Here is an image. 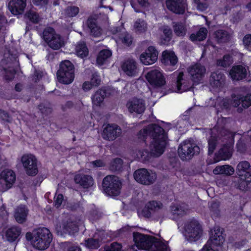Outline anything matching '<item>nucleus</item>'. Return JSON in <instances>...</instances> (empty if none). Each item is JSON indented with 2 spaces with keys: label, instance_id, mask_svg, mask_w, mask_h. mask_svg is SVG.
Listing matches in <instances>:
<instances>
[{
  "label": "nucleus",
  "instance_id": "12",
  "mask_svg": "<svg viewBox=\"0 0 251 251\" xmlns=\"http://www.w3.org/2000/svg\"><path fill=\"white\" fill-rule=\"evenodd\" d=\"M147 81L152 86H161L165 83V78L160 69H154L149 72L146 75Z\"/></svg>",
  "mask_w": 251,
  "mask_h": 251
},
{
  "label": "nucleus",
  "instance_id": "51",
  "mask_svg": "<svg viewBox=\"0 0 251 251\" xmlns=\"http://www.w3.org/2000/svg\"><path fill=\"white\" fill-rule=\"evenodd\" d=\"M218 237H223V231L219 226H216L211 230V235L210 238H219Z\"/></svg>",
  "mask_w": 251,
  "mask_h": 251
},
{
  "label": "nucleus",
  "instance_id": "39",
  "mask_svg": "<svg viewBox=\"0 0 251 251\" xmlns=\"http://www.w3.org/2000/svg\"><path fill=\"white\" fill-rule=\"evenodd\" d=\"M193 6L200 11L205 10L209 4V0H193Z\"/></svg>",
  "mask_w": 251,
  "mask_h": 251
},
{
  "label": "nucleus",
  "instance_id": "43",
  "mask_svg": "<svg viewBox=\"0 0 251 251\" xmlns=\"http://www.w3.org/2000/svg\"><path fill=\"white\" fill-rule=\"evenodd\" d=\"M85 245L89 249H97L100 247V240L97 238H89L86 240Z\"/></svg>",
  "mask_w": 251,
  "mask_h": 251
},
{
  "label": "nucleus",
  "instance_id": "50",
  "mask_svg": "<svg viewBox=\"0 0 251 251\" xmlns=\"http://www.w3.org/2000/svg\"><path fill=\"white\" fill-rule=\"evenodd\" d=\"M7 220V213L3 208H0V229L6 223Z\"/></svg>",
  "mask_w": 251,
  "mask_h": 251
},
{
  "label": "nucleus",
  "instance_id": "53",
  "mask_svg": "<svg viewBox=\"0 0 251 251\" xmlns=\"http://www.w3.org/2000/svg\"><path fill=\"white\" fill-rule=\"evenodd\" d=\"M79 12V9L78 7H68L65 13L67 16L68 17H74Z\"/></svg>",
  "mask_w": 251,
  "mask_h": 251
},
{
  "label": "nucleus",
  "instance_id": "8",
  "mask_svg": "<svg viewBox=\"0 0 251 251\" xmlns=\"http://www.w3.org/2000/svg\"><path fill=\"white\" fill-rule=\"evenodd\" d=\"M43 38L49 46L53 50H59L64 45L63 39L56 33L52 28H47L43 32Z\"/></svg>",
  "mask_w": 251,
  "mask_h": 251
},
{
  "label": "nucleus",
  "instance_id": "22",
  "mask_svg": "<svg viewBox=\"0 0 251 251\" xmlns=\"http://www.w3.org/2000/svg\"><path fill=\"white\" fill-rule=\"evenodd\" d=\"M26 6V0H11L8 4L9 10L14 15L23 13Z\"/></svg>",
  "mask_w": 251,
  "mask_h": 251
},
{
  "label": "nucleus",
  "instance_id": "49",
  "mask_svg": "<svg viewBox=\"0 0 251 251\" xmlns=\"http://www.w3.org/2000/svg\"><path fill=\"white\" fill-rule=\"evenodd\" d=\"M147 206L149 209L155 211L161 208L162 204L160 202L151 201L147 204Z\"/></svg>",
  "mask_w": 251,
  "mask_h": 251
},
{
  "label": "nucleus",
  "instance_id": "63",
  "mask_svg": "<svg viewBox=\"0 0 251 251\" xmlns=\"http://www.w3.org/2000/svg\"><path fill=\"white\" fill-rule=\"evenodd\" d=\"M94 167H100L105 166V163L101 160H97L91 162Z\"/></svg>",
  "mask_w": 251,
  "mask_h": 251
},
{
  "label": "nucleus",
  "instance_id": "17",
  "mask_svg": "<svg viewBox=\"0 0 251 251\" xmlns=\"http://www.w3.org/2000/svg\"><path fill=\"white\" fill-rule=\"evenodd\" d=\"M236 173L241 178H248V181H251V167L248 161L239 162L237 166Z\"/></svg>",
  "mask_w": 251,
  "mask_h": 251
},
{
  "label": "nucleus",
  "instance_id": "16",
  "mask_svg": "<svg viewBox=\"0 0 251 251\" xmlns=\"http://www.w3.org/2000/svg\"><path fill=\"white\" fill-rule=\"evenodd\" d=\"M166 6L168 9L176 14H183L187 7L186 0H166Z\"/></svg>",
  "mask_w": 251,
  "mask_h": 251
},
{
  "label": "nucleus",
  "instance_id": "33",
  "mask_svg": "<svg viewBox=\"0 0 251 251\" xmlns=\"http://www.w3.org/2000/svg\"><path fill=\"white\" fill-rule=\"evenodd\" d=\"M126 106L128 109L132 110H139L140 109L146 108L142 99L134 98L129 100L126 104Z\"/></svg>",
  "mask_w": 251,
  "mask_h": 251
},
{
  "label": "nucleus",
  "instance_id": "23",
  "mask_svg": "<svg viewBox=\"0 0 251 251\" xmlns=\"http://www.w3.org/2000/svg\"><path fill=\"white\" fill-rule=\"evenodd\" d=\"M122 71L128 76H134L138 73L136 62L133 60H128L122 65Z\"/></svg>",
  "mask_w": 251,
  "mask_h": 251
},
{
  "label": "nucleus",
  "instance_id": "2",
  "mask_svg": "<svg viewBox=\"0 0 251 251\" xmlns=\"http://www.w3.org/2000/svg\"><path fill=\"white\" fill-rule=\"evenodd\" d=\"M133 240L139 249L148 251H166L167 249L166 244L139 232L133 233Z\"/></svg>",
  "mask_w": 251,
  "mask_h": 251
},
{
  "label": "nucleus",
  "instance_id": "3",
  "mask_svg": "<svg viewBox=\"0 0 251 251\" xmlns=\"http://www.w3.org/2000/svg\"><path fill=\"white\" fill-rule=\"evenodd\" d=\"M52 239V235L48 228H38L33 233L32 244L36 249L44 250L49 247Z\"/></svg>",
  "mask_w": 251,
  "mask_h": 251
},
{
  "label": "nucleus",
  "instance_id": "28",
  "mask_svg": "<svg viewBox=\"0 0 251 251\" xmlns=\"http://www.w3.org/2000/svg\"><path fill=\"white\" fill-rule=\"evenodd\" d=\"M170 211L175 217H176L182 216L187 214L189 208L188 205L185 203L174 204L171 206Z\"/></svg>",
  "mask_w": 251,
  "mask_h": 251
},
{
  "label": "nucleus",
  "instance_id": "14",
  "mask_svg": "<svg viewBox=\"0 0 251 251\" xmlns=\"http://www.w3.org/2000/svg\"><path fill=\"white\" fill-rule=\"evenodd\" d=\"M122 133L121 128L116 124H107L102 133V138L108 141H113Z\"/></svg>",
  "mask_w": 251,
  "mask_h": 251
},
{
  "label": "nucleus",
  "instance_id": "44",
  "mask_svg": "<svg viewBox=\"0 0 251 251\" xmlns=\"http://www.w3.org/2000/svg\"><path fill=\"white\" fill-rule=\"evenodd\" d=\"M219 206L218 202L213 201L211 202L210 209L213 216L216 217L219 216L220 213Z\"/></svg>",
  "mask_w": 251,
  "mask_h": 251
},
{
  "label": "nucleus",
  "instance_id": "5",
  "mask_svg": "<svg viewBox=\"0 0 251 251\" xmlns=\"http://www.w3.org/2000/svg\"><path fill=\"white\" fill-rule=\"evenodd\" d=\"M200 152V147L190 140L182 142L178 149V155L183 161L192 159L193 156L199 154Z\"/></svg>",
  "mask_w": 251,
  "mask_h": 251
},
{
  "label": "nucleus",
  "instance_id": "30",
  "mask_svg": "<svg viewBox=\"0 0 251 251\" xmlns=\"http://www.w3.org/2000/svg\"><path fill=\"white\" fill-rule=\"evenodd\" d=\"M210 85L213 87H220V88L223 85L224 78L223 76L221 73L217 74L213 73L210 77Z\"/></svg>",
  "mask_w": 251,
  "mask_h": 251
},
{
  "label": "nucleus",
  "instance_id": "20",
  "mask_svg": "<svg viewBox=\"0 0 251 251\" xmlns=\"http://www.w3.org/2000/svg\"><path fill=\"white\" fill-rule=\"evenodd\" d=\"M210 238L201 251H219V248L224 242V237Z\"/></svg>",
  "mask_w": 251,
  "mask_h": 251
},
{
  "label": "nucleus",
  "instance_id": "45",
  "mask_svg": "<svg viewBox=\"0 0 251 251\" xmlns=\"http://www.w3.org/2000/svg\"><path fill=\"white\" fill-rule=\"evenodd\" d=\"M248 178H241L239 177L238 180L237 187L242 191H245L248 189L249 184L251 181H248Z\"/></svg>",
  "mask_w": 251,
  "mask_h": 251
},
{
  "label": "nucleus",
  "instance_id": "57",
  "mask_svg": "<svg viewBox=\"0 0 251 251\" xmlns=\"http://www.w3.org/2000/svg\"><path fill=\"white\" fill-rule=\"evenodd\" d=\"M63 201V196L59 194L56 195L54 197V204L56 208H58L62 204Z\"/></svg>",
  "mask_w": 251,
  "mask_h": 251
},
{
  "label": "nucleus",
  "instance_id": "59",
  "mask_svg": "<svg viewBox=\"0 0 251 251\" xmlns=\"http://www.w3.org/2000/svg\"><path fill=\"white\" fill-rule=\"evenodd\" d=\"M91 30V33L95 36H99L101 35V29L97 25H95V26L92 27L91 26H90Z\"/></svg>",
  "mask_w": 251,
  "mask_h": 251
},
{
  "label": "nucleus",
  "instance_id": "31",
  "mask_svg": "<svg viewBox=\"0 0 251 251\" xmlns=\"http://www.w3.org/2000/svg\"><path fill=\"white\" fill-rule=\"evenodd\" d=\"M215 175L223 174L226 176L232 175L234 172V169L231 166L225 165L217 166L213 171Z\"/></svg>",
  "mask_w": 251,
  "mask_h": 251
},
{
  "label": "nucleus",
  "instance_id": "6",
  "mask_svg": "<svg viewBox=\"0 0 251 251\" xmlns=\"http://www.w3.org/2000/svg\"><path fill=\"white\" fill-rule=\"evenodd\" d=\"M104 192L110 196H116L121 192L122 183L118 177L113 175L105 176L102 181Z\"/></svg>",
  "mask_w": 251,
  "mask_h": 251
},
{
  "label": "nucleus",
  "instance_id": "48",
  "mask_svg": "<svg viewBox=\"0 0 251 251\" xmlns=\"http://www.w3.org/2000/svg\"><path fill=\"white\" fill-rule=\"evenodd\" d=\"M215 36L216 38L220 42H225L229 38V35L226 32L223 30L218 31L216 33Z\"/></svg>",
  "mask_w": 251,
  "mask_h": 251
},
{
  "label": "nucleus",
  "instance_id": "4",
  "mask_svg": "<svg viewBox=\"0 0 251 251\" xmlns=\"http://www.w3.org/2000/svg\"><path fill=\"white\" fill-rule=\"evenodd\" d=\"M184 235L186 239L190 242L198 240L202 234V226L195 219L187 221L184 225Z\"/></svg>",
  "mask_w": 251,
  "mask_h": 251
},
{
  "label": "nucleus",
  "instance_id": "64",
  "mask_svg": "<svg viewBox=\"0 0 251 251\" xmlns=\"http://www.w3.org/2000/svg\"><path fill=\"white\" fill-rule=\"evenodd\" d=\"M6 112V111H0V116L3 120L9 121V116Z\"/></svg>",
  "mask_w": 251,
  "mask_h": 251
},
{
  "label": "nucleus",
  "instance_id": "41",
  "mask_svg": "<svg viewBox=\"0 0 251 251\" xmlns=\"http://www.w3.org/2000/svg\"><path fill=\"white\" fill-rule=\"evenodd\" d=\"M133 29L137 33H143L147 29V24L144 21L138 20L135 22Z\"/></svg>",
  "mask_w": 251,
  "mask_h": 251
},
{
  "label": "nucleus",
  "instance_id": "26",
  "mask_svg": "<svg viewBox=\"0 0 251 251\" xmlns=\"http://www.w3.org/2000/svg\"><path fill=\"white\" fill-rule=\"evenodd\" d=\"M106 96V92L104 90H98L92 98L93 107L94 108H100L103 104L104 99Z\"/></svg>",
  "mask_w": 251,
  "mask_h": 251
},
{
  "label": "nucleus",
  "instance_id": "46",
  "mask_svg": "<svg viewBox=\"0 0 251 251\" xmlns=\"http://www.w3.org/2000/svg\"><path fill=\"white\" fill-rule=\"evenodd\" d=\"M232 62L231 57L229 55H225L223 59L217 60V65L218 66L226 67L230 64Z\"/></svg>",
  "mask_w": 251,
  "mask_h": 251
},
{
  "label": "nucleus",
  "instance_id": "29",
  "mask_svg": "<svg viewBox=\"0 0 251 251\" xmlns=\"http://www.w3.org/2000/svg\"><path fill=\"white\" fill-rule=\"evenodd\" d=\"M28 210L25 205H21L17 208L15 213V218L16 221L20 224L23 223L26 220Z\"/></svg>",
  "mask_w": 251,
  "mask_h": 251
},
{
  "label": "nucleus",
  "instance_id": "60",
  "mask_svg": "<svg viewBox=\"0 0 251 251\" xmlns=\"http://www.w3.org/2000/svg\"><path fill=\"white\" fill-rule=\"evenodd\" d=\"M241 97L239 96H232L231 104L234 107L238 106L240 103Z\"/></svg>",
  "mask_w": 251,
  "mask_h": 251
},
{
  "label": "nucleus",
  "instance_id": "25",
  "mask_svg": "<svg viewBox=\"0 0 251 251\" xmlns=\"http://www.w3.org/2000/svg\"><path fill=\"white\" fill-rule=\"evenodd\" d=\"M112 55V52L108 49L101 50L99 52L97 58V64L101 67L107 65Z\"/></svg>",
  "mask_w": 251,
  "mask_h": 251
},
{
  "label": "nucleus",
  "instance_id": "35",
  "mask_svg": "<svg viewBox=\"0 0 251 251\" xmlns=\"http://www.w3.org/2000/svg\"><path fill=\"white\" fill-rule=\"evenodd\" d=\"M232 150L231 145H225L219 151V155L223 160L228 159L232 155Z\"/></svg>",
  "mask_w": 251,
  "mask_h": 251
},
{
  "label": "nucleus",
  "instance_id": "34",
  "mask_svg": "<svg viewBox=\"0 0 251 251\" xmlns=\"http://www.w3.org/2000/svg\"><path fill=\"white\" fill-rule=\"evenodd\" d=\"M215 132H217V129L216 127H214L211 130V136L208 140V154H212L214 151L217 145V137L214 135H216Z\"/></svg>",
  "mask_w": 251,
  "mask_h": 251
},
{
  "label": "nucleus",
  "instance_id": "52",
  "mask_svg": "<svg viewBox=\"0 0 251 251\" xmlns=\"http://www.w3.org/2000/svg\"><path fill=\"white\" fill-rule=\"evenodd\" d=\"M102 216V213L98 209L91 211L90 213L89 218L91 220L96 221Z\"/></svg>",
  "mask_w": 251,
  "mask_h": 251
},
{
  "label": "nucleus",
  "instance_id": "55",
  "mask_svg": "<svg viewBox=\"0 0 251 251\" xmlns=\"http://www.w3.org/2000/svg\"><path fill=\"white\" fill-rule=\"evenodd\" d=\"M27 17L31 21L34 23H37L40 20L38 15L33 10L27 13Z\"/></svg>",
  "mask_w": 251,
  "mask_h": 251
},
{
  "label": "nucleus",
  "instance_id": "19",
  "mask_svg": "<svg viewBox=\"0 0 251 251\" xmlns=\"http://www.w3.org/2000/svg\"><path fill=\"white\" fill-rule=\"evenodd\" d=\"M79 221L74 217H71L62 222V230L64 232L74 234L78 231Z\"/></svg>",
  "mask_w": 251,
  "mask_h": 251
},
{
  "label": "nucleus",
  "instance_id": "21",
  "mask_svg": "<svg viewBox=\"0 0 251 251\" xmlns=\"http://www.w3.org/2000/svg\"><path fill=\"white\" fill-rule=\"evenodd\" d=\"M74 179L76 184L80 185L84 188H89L94 183V179L91 176L82 174L75 175Z\"/></svg>",
  "mask_w": 251,
  "mask_h": 251
},
{
  "label": "nucleus",
  "instance_id": "1",
  "mask_svg": "<svg viewBox=\"0 0 251 251\" xmlns=\"http://www.w3.org/2000/svg\"><path fill=\"white\" fill-rule=\"evenodd\" d=\"M148 136L152 138L150 146V151L140 150L136 154L137 158L142 161L149 160L151 156H160L166 147L167 136L164 129L160 126L155 124L149 125L143 130H141L138 135V138L142 140H145Z\"/></svg>",
  "mask_w": 251,
  "mask_h": 251
},
{
  "label": "nucleus",
  "instance_id": "27",
  "mask_svg": "<svg viewBox=\"0 0 251 251\" xmlns=\"http://www.w3.org/2000/svg\"><path fill=\"white\" fill-rule=\"evenodd\" d=\"M205 72L204 67L200 64H196L189 68V73L191 75L193 80L197 81V79L201 78Z\"/></svg>",
  "mask_w": 251,
  "mask_h": 251
},
{
  "label": "nucleus",
  "instance_id": "9",
  "mask_svg": "<svg viewBox=\"0 0 251 251\" xmlns=\"http://www.w3.org/2000/svg\"><path fill=\"white\" fill-rule=\"evenodd\" d=\"M133 176L137 182L145 185H149L153 183L156 178L155 173L144 168L135 171Z\"/></svg>",
  "mask_w": 251,
  "mask_h": 251
},
{
  "label": "nucleus",
  "instance_id": "42",
  "mask_svg": "<svg viewBox=\"0 0 251 251\" xmlns=\"http://www.w3.org/2000/svg\"><path fill=\"white\" fill-rule=\"evenodd\" d=\"M115 40L117 42H120L121 41L126 46H129L132 42V38L131 36L126 32H123L122 36L119 37V38L117 39L115 38Z\"/></svg>",
  "mask_w": 251,
  "mask_h": 251
},
{
  "label": "nucleus",
  "instance_id": "18",
  "mask_svg": "<svg viewBox=\"0 0 251 251\" xmlns=\"http://www.w3.org/2000/svg\"><path fill=\"white\" fill-rule=\"evenodd\" d=\"M175 75L176 77V92L182 93L189 90L190 87V84L185 79L183 73L182 72H177L175 73Z\"/></svg>",
  "mask_w": 251,
  "mask_h": 251
},
{
  "label": "nucleus",
  "instance_id": "56",
  "mask_svg": "<svg viewBox=\"0 0 251 251\" xmlns=\"http://www.w3.org/2000/svg\"><path fill=\"white\" fill-rule=\"evenodd\" d=\"M243 43L247 49L251 51V35H247L244 37Z\"/></svg>",
  "mask_w": 251,
  "mask_h": 251
},
{
  "label": "nucleus",
  "instance_id": "62",
  "mask_svg": "<svg viewBox=\"0 0 251 251\" xmlns=\"http://www.w3.org/2000/svg\"><path fill=\"white\" fill-rule=\"evenodd\" d=\"M236 146L237 151L240 152H243L246 151L245 145L241 140L238 141Z\"/></svg>",
  "mask_w": 251,
  "mask_h": 251
},
{
  "label": "nucleus",
  "instance_id": "10",
  "mask_svg": "<svg viewBox=\"0 0 251 251\" xmlns=\"http://www.w3.org/2000/svg\"><path fill=\"white\" fill-rule=\"evenodd\" d=\"M21 161L26 173L29 176H35L38 173L37 159L32 154H25Z\"/></svg>",
  "mask_w": 251,
  "mask_h": 251
},
{
  "label": "nucleus",
  "instance_id": "61",
  "mask_svg": "<svg viewBox=\"0 0 251 251\" xmlns=\"http://www.w3.org/2000/svg\"><path fill=\"white\" fill-rule=\"evenodd\" d=\"M163 33L165 36V38L164 39L165 41L167 42L169 41L172 34L171 29L168 27H165L163 29Z\"/></svg>",
  "mask_w": 251,
  "mask_h": 251
},
{
  "label": "nucleus",
  "instance_id": "24",
  "mask_svg": "<svg viewBox=\"0 0 251 251\" xmlns=\"http://www.w3.org/2000/svg\"><path fill=\"white\" fill-rule=\"evenodd\" d=\"M229 75L233 80H240L246 76L247 69L241 65L235 66L232 68Z\"/></svg>",
  "mask_w": 251,
  "mask_h": 251
},
{
  "label": "nucleus",
  "instance_id": "54",
  "mask_svg": "<svg viewBox=\"0 0 251 251\" xmlns=\"http://www.w3.org/2000/svg\"><path fill=\"white\" fill-rule=\"evenodd\" d=\"M241 102L244 108L249 107L251 105V94H248L241 100Z\"/></svg>",
  "mask_w": 251,
  "mask_h": 251
},
{
  "label": "nucleus",
  "instance_id": "32",
  "mask_svg": "<svg viewBox=\"0 0 251 251\" xmlns=\"http://www.w3.org/2000/svg\"><path fill=\"white\" fill-rule=\"evenodd\" d=\"M20 233V228L16 226H13L6 231L5 237L8 241L13 242L18 238Z\"/></svg>",
  "mask_w": 251,
  "mask_h": 251
},
{
  "label": "nucleus",
  "instance_id": "40",
  "mask_svg": "<svg viewBox=\"0 0 251 251\" xmlns=\"http://www.w3.org/2000/svg\"><path fill=\"white\" fill-rule=\"evenodd\" d=\"M123 160L119 158L114 159L110 163L109 169L113 172L120 171L123 168Z\"/></svg>",
  "mask_w": 251,
  "mask_h": 251
},
{
  "label": "nucleus",
  "instance_id": "47",
  "mask_svg": "<svg viewBox=\"0 0 251 251\" xmlns=\"http://www.w3.org/2000/svg\"><path fill=\"white\" fill-rule=\"evenodd\" d=\"M174 31L178 36H183L186 33V29L182 24H176L174 25Z\"/></svg>",
  "mask_w": 251,
  "mask_h": 251
},
{
  "label": "nucleus",
  "instance_id": "58",
  "mask_svg": "<svg viewBox=\"0 0 251 251\" xmlns=\"http://www.w3.org/2000/svg\"><path fill=\"white\" fill-rule=\"evenodd\" d=\"M106 251H123L122 250L121 245L116 242L111 244L109 250Z\"/></svg>",
  "mask_w": 251,
  "mask_h": 251
},
{
  "label": "nucleus",
  "instance_id": "37",
  "mask_svg": "<svg viewBox=\"0 0 251 251\" xmlns=\"http://www.w3.org/2000/svg\"><path fill=\"white\" fill-rule=\"evenodd\" d=\"M207 33V29L204 27H201L196 33L192 34L190 38L192 41H202L206 38Z\"/></svg>",
  "mask_w": 251,
  "mask_h": 251
},
{
  "label": "nucleus",
  "instance_id": "7",
  "mask_svg": "<svg viewBox=\"0 0 251 251\" xmlns=\"http://www.w3.org/2000/svg\"><path fill=\"white\" fill-rule=\"evenodd\" d=\"M58 81L65 84L71 83L74 79V67L68 60L62 62L57 73Z\"/></svg>",
  "mask_w": 251,
  "mask_h": 251
},
{
  "label": "nucleus",
  "instance_id": "11",
  "mask_svg": "<svg viewBox=\"0 0 251 251\" xmlns=\"http://www.w3.org/2000/svg\"><path fill=\"white\" fill-rule=\"evenodd\" d=\"M16 176L11 170H5L0 173V191H5L11 188L15 182Z\"/></svg>",
  "mask_w": 251,
  "mask_h": 251
},
{
  "label": "nucleus",
  "instance_id": "36",
  "mask_svg": "<svg viewBox=\"0 0 251 251\" xmlns=\"http://www.w3.org/2000/svg\"><path fill=\"white\" fill-rule=\"evenodd\" d=\"M100 82V77L97 75H94L90 81H86L83 84V89L85 91H88L93 87L98 86Z\"/></svg>",
  "mask_w": 251,
  "mask_h": 251
},
{
  "label": "nucleus",
  "instance_id": "15",
  "mask_svg": "<svg viewBox=\"0 0 251 251\" xmlns=\"http://www.w3.org/2000/svg\"><path fill=\"white\" fill-rule=\"evenodd\" d=\"M161 62L168 70L172 71L176 68L178 59L173 51L166 50L162 53Z\"/></svg>",
  "mask_w": 251,
  "mask_h": 251
},
{
  "label": "nucleus",
  "instance_id": "13",
  "mask_svg": "<svg viewBox=\"0 0 251 251\" xmlns=\"http://www.w3.org/2000/svg\"><path fill=\"white\" fill-rule=\"evenodd\" d=\"M158 51L153 46L149 47L140 56L141 62L145 65L154 64L158 58Z\"/></svg>",
  "mask_w": 251,
  "mask_h": 251
},
{
  "label": "nucleus",
  "instance_id": "38",
  "mask_svg": "<svg viewBox=\"0 0 251 251\" xmlns=\"http://www.w3.org/2000/svg\"><path fill=\"white\" fill-rule=\"evenodd\" d=\"M75 51L77 56L82 58L86 57L89 53L88 49L83 42L79 43L77 45Z\"/></svg>",
  "mask_w": 251,
  "mask_h": 251
}]
</instances>
